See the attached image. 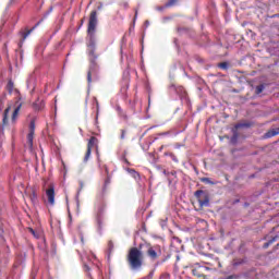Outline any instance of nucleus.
Wrapping results in <instances>:
<instances>
[{
	"label": "nucleus",
	"instance_id": "f257e3e1",
	"mask_svg": "<svg viewBox=\"0 0 279 279\" xmlns=\"http://www.w3.org/2000/svg\"><path fill=\"white\" fill-rule=\"evenodd\" d=\"M110 174L107 175V178L105 179V183L102 185L101 191H99L96 194V198L94 202V208H95V213H96V221L98 223V228L99 230H101V223L104 221V215H106V208H107V204H106V193H108V186H110Z\"/></svg>",
	"mask_w": 279,
	"mask_h": 279
},
{
	"label": "nucleus",
	"instance_id": "f03ea898",
	"mask_svg": "<svg viewBox=\"0 0 279 279\" xmlns=\"http://www.w3.org/2000/svg\"><path fill=\"white\" fill-rule=\"evenodd\" d=\"M97 46L95 44V39L93 37L89 39V43L87 44V56L89 60V69L87 72V83L93 84V76L97 77L99 73V65L97 64V58H99V54H97Z\"/></svg>",
	"mask_w": 279,
	"mask_h": 279
},
{
	"label": "nucleus",
	"instance_id": "7ed1b4c3",
	"mask_svg": "<svg viewBox=\"0 0 279 279\" xmlns=\"http://www.w3.org/2000/svg\"><path fill=\"white\" fill-rule=\"evenodd\" d=\"M126 260L129 263V267L133 270H138L141 267H143V252L138 250V247H131L129 250Z\"/></svg>",
	"mask_w": 279,
	"mask_h": 279
},
{
	"label": "nucleus",
	"instance_id": "20e7f679",
	"mask_svg": "<svg viewBox=\"0 0 279 279\" xmlns=\"http://www.w3.org/2000/svg\"><path fill=\"white\" fill-rule=\"evenodd\" d=\"M146 256L151 263H156L162 256V248L160 245L146 244Z\"/></svg>",
	"mask_w": 279,
	"mask_h": 279
},
{
	"label": "nucleus",
	"instance_id": "39448f33",
	"mask_svg": "<svg viewBox=\"0 0 279 279\" xmlns=\"http://www.w3.org/2000/svg\"><path fill=\"white\" fill-rule=\"evenodd\" d=\"M194 195L197 199L198 210H202V208H206L209 206L210 196H208L207 192H205L203 190H197Z\"/></svg>",
	"mask_w": 279,
	"mask_h": 279
},
{
	"label": "nucleus",
	"instance_id": "423d86ee",
	"mask_svg": "<svg viewBox=\"0 0 279 279\" xmlns=\"http://www.w3.org/2000/svg\"><path fill=\"white\" fill-rule=\"evenodd\" d=\"M93 147H95L96 149V154L97 156H99V140L95 136H92L89 140H88V143H87V150L85 153V156H84V162H86L87 160H89L90 158V154L93 151Z\"/></svg>",
	"mask_w": 279,
	"mask_h": 279
},
{
	"label": "nucleus",
	"instance_id": "0eeeda50",
	"mask_svg": "<svg viewBox=\"0 0 279 279\" xmlns=\"http://www.w3.org/2000/svg\"><path fill=\"white\" fill-rule=\"evenodd\" d=\"M96 29H97V11H92L89 14L87 34H89L90 36H94Z\"/></svg>",
	"mask_w": 279,
	"mask_h": 279
},
{
	"label": "nucleus",
	"instance_id": "6e6552de",
	"mask_svg": "<svg viewBox=\"0 0 279 279\" xmlns=\"http://www.w3.org/2000/svg\"><path fill=\"white\" fill-rule=\"evenodd\" d=\"M46 195L48 198V204H50V206H54L56 205V187H53V185H49V189L46 190Z\"/></svg>",
	"mask_w": 279,
	"mask_h": 279
},
{
	"label": "nucleus",
	"instance_id": "1a4fd4ad",
	"mask_svg": "<svg viewBox=\"0 0 279 279\" xmlns=\"http://www.w3.org/2000/svg\"><path fill=\"white\" fill-rule=\"evenodd\" d=\"M21 108H23V102H21V98L17 99V101L15 102V109L12 113V118L11 121L13 123L16 122V119H19V112H21Z\"/></svg>",
	"mask_w": 279,
	"mask_h": 279
},
{
	"label": "nucleus",
	"instance_id": "9d476101",
	"mask_svg": "<svg viewBox=\"0 0 279 279\" xmlns=\"http://www.w3.org/2000/svg\"><path fill=\"white\" fill-rule=\"evenodd\" d=\"M206 269H208V267L197 265L196 267H192V274L196 278H204V271H206Z\"/></svg>",
	"mask_w": 279,
	"mask_h": 279
},
{
	"label": "nucleus",
	"instance_id": "9b49d317",
	"mask_svg": "<svg viewBox=\"0 0 279 279\" xmlns=\"http://www.w3.org/2000/svg\"><path fill=\"white\" fill-rule=\"evenodd\" d=\"M45 108V101L40 100L39 98L33 104V109L36 112H39V110H43Z\"/></svg>",
	"mask_w": 279,
	"mask_h": 279
},
{
	"label": "nucleus",
	"instance_id": "f8f14e48",
	"mask_svg": "<svg viewBox=\"0 0 279 279\" xmlns=\"http://www.w3.org/2000/svg\"><path fill=\"white\" fill-rule=\"evenodd\" d=\"M278 239H279L278 235L270 236V239L266 243H264L263 245L264 250H267L270 245H274V243H276Z\"/></svg>",
	"mask_w": 279,
	"mask_h": 279
},
{
	"label": "nucleus",
	"instance_id": "ddd939ff",
	"mask_svg": "<svg viewBox=\"0 0 279 279\" xmlns=\"http://www.w3.org/2000/svg\"><path fill=\"white\" fill-rule=\"evenodd\" d=\"M279 134V128L269 130L266 134H265V138H272V136H278Z\"/></svg>",
	"mask_w": 279,
	"mask_h": 279
},
{
	"label": "nucleus",
	"instance_id": "4468645a",
	"mask_svg": "<svg viewBox=\"0 0 279 279\" xmlns=\"http://www.w3.org/2000/svg\"><path fill=\"white\" fill-rule=\"evenodd\" d=\"M12 109L11 106H9L4 112H3V119H2V125L5 126L8 125V114H10V110Z\"/></svg>",
	"mask_w": 279,
	"mask_h": 279
},
{
	"label": "nucleus",
	"instance_id": "2eb2a0df",
	"mask_svg": "<svg viewBox=\"0 0 279 279\" xmlns=\"http://www.w3.org/2000/svg\"><path fill=\"white\" fill-rule=\"evenodd\" d=\"M107 252H108V256H110V254L114 252V242H112V240H109L107 244Z\"/></svg>",
	"mask_w": 279,
	"mask_h": 279
},
{
	"label": "nucleus",
	"instance_id": "dca6fc26",
	"mask_svg": "<svg viewBox=\"0 0 279 279\" xmlns=\"http://www.w3.org/2000/svg\"><path fill=\"white\" fill-rule=\"evenodd\" d=\"M37 25H39V24L37 23L32 29H27L26 32H24V33L22 34L23 40H26V39H27V36H29V34H32V32L36 29V26H37Z\"/></svg>",
	"mask_w": 279,
	"mask_h": 279
},
{
	"label": "nucleus",
	"instance_id": "f3484780",
	"mask_svg": "<svg viewBox=\"0 0 279 279\" xmlns=\"http://www.w3.org/2000/svg\"><path fill=\"white\" fill-rule=\"evenodd\" d=\"M27 143H28V147H34V133L27 134Z\"/></svg>",
	"mask_w": 279,
	"mask_h": 279
},
{
	"label": "nucleus",
	"instance_id": "a211bd4d",
	"mask_svg": "<svg viewBox=\"0 0 279 279\" xmlns=\"http://www.w3.org/2000/svg\"><path fill=\"white\" fill-rule=\"evenodd\" d=\"M243 263H245V259L235 258V259L232 260V266L233 267H239L240 265H243Z\"/></svg>",
	"mask_w": 279,
	"mask_h": 279
},
{
	"label": "nucleus",
	"instance_id": "6ab92c4d",
	"mask_svg": "<svg viewBox=\"0 0 279 279\" xmlns=\"http://www.w3.org/2000/svg\"><path fill=\"white\" fill-rule=\"evenodd\" d=\"M36 132V121L32 120L29 123V133L35 134Z\"/></svg>",
	"mask_w": 279,
	"mask_h": 279
},
{
	"label": "nucleus",
	"instance_id": "aec40b11",
	"mask_svg": "<svg viewBox=\"0 0 279 279\" xmlns=\"http://www.w3.org/2000/svg\"><path fill=\"white\" fill-rule=\"evenodd\" d=\"M178 1L180 0H168V3H166V8H173L174 5H178Z\"/></svg>",
	"mask_w": 279,
	"mask_h": 279
},
{
	"label": "nucleus",
	"instance_id": "412c9836",
	"mask_svg": "<svg viewBox=\"0 0 279 279\" xmlns=\"http://www.w3.org/2000/svg\"><path fill=\"white\" fill-rule=\"evenodd\" d=\"M7 90L12 94V92L14 90V82L9 81L7 84Z\"/></svg>",
	"mask_w": 279,
	"mask_h": 279
},
{
	"label": "nucleus",
	"instance_id": "4be33fe9",
	"mask_svg": "<svg viewBox=\"0 0 279 279\" xmlns=\"http://www.w3.org/2000/svg\"><path fill=\"white\" fill-rule=\"evenodd\" d=\"M229 66H230V64L228 62H221L218 64V68L222 69V71H228Z\"/></svg>",
	"mask_w": 279,
	"mask_h": 279
},
{
	"label": "nucleus",
	"instance_id": "5701e85b",
	"mask_svg": "<svg viewBox=\"0 0 279 279\" xmlns=\"http://www.w3.org/2000/svg\"><path fill=\"white\" fill-rule=\"evenodd\" d=\"M120 132H121V135H120L121 141H125V134H128V131L125 129H122L120 130Z\"/></svg>",
	"mask_w": 279,
	"mask_h": 279
},
{
	"label": "nucleus",
	"instance_id": "b1692460",
	"mask_svg": "<svg viewBox=\"0 0 279 279\" xmlns=\"http://www.w3.org/2000/svg\"><path fill=\"white\" fill-rule=\"evenodd\" d=\"M120 5L123 8V10H128V8H130V3L128 1H122Z\"/></svg>",
	"mask_w": 279,
	"mask_h": 279
},
{
	"label": "nucleus",
	"instance_id": "393cba45",
	"mask_svg": "<svg viewBox=\"0 0 279 279\" xmlns=\"http://www.w3.org/2000/svg\"><path fill=\"white\" fill-rule=\"evenodd\" d=\"M263 90H265V86L259 85V86L256 87L257 95H260V93H263Z\"/></svg>",
	"mask_w": 279,
	"mask_h": 279
},
{
	"label": "nucleus",
	"instance_id": "a878e982",
	"mask_svg": "<svg viewBox=\"0 0 279 279\" xmlns=\"http://www.w3.org/2000/svg\"><path fill=\"white\" fill-rule=\"evenodd\" d=\"M129 173H131V175H133V178H138V172H136V170H134V169H129Z\"/></svg>",
	"mask_w": 279,
	"mask_h": 279
},
{
	"label": "nucleus",
	"instance_id": "bb28decb",
	"mask_svg": "<svg viewBox=\"0 0 279 279\" xmlns=\"http://www.w3.org/2000/svg\"><path fill=\"white\" fill-rule=\"evenodd\" d=\"M239 128H250V124L247 123L235 124V130H239Z\"/></svg>",
	"mask_w": 279,
	"mask_h": 279
},
{
	"label": "nucleus",
	"instance_id": "cd10ccee",
	"mask_svg": "<svg viewBox=\"0 0 279 279\" xmlns=\"http://www.w3.org/2000/svg\"><path fill=\"white\" fill-rule=\"evenodd\" d=\"M201 182H204L205 184H213V182H210L209 178H202Z\"/></svg>",
	"mask_w": 279,
	"mask_h": 279
},
{
	"label": "nucleus",
	"instance_id": "c85d7f7f",
	"mask_svg": "<svg viewBox=\"0 0 279 279\" xmlns=\"http://www.w3.org/2000/svg\"><path fill=\"white\" fill-rule=\"evenodd\" d=\"M163 263H167V258H162L161 260L156 262L155 267H158V266H160V265H163Z\"/></svg>",
	"mask_w": 279,
	"mask_h": 279
},
{
	"label": "nucleus",
	"instance_id": "c756f323",
	"mask_svg": "<svg viewBox=\"0 0 279 279\" xmlns=\"http://www.w3.org/2000/svg\"><path fill=\"white\" fill-rule=\"evenodd\" d=\"M160 279H171V275L168 272H165L160 276Z\"/></svg>",
	"mask_w": 279,
	"mask_h": 279
},
{
	"label": "nucleus",
	"instance_id": "7c9ffc66",
	"mask_svg": "<svg viewBox=\"0 0 279 279\" xmlns=\"http://www.w3.org/2000/svg\"><path fill=\"white\" fill-rule=\"evenodd\" d=\"M28 231L31 232V234H33V236H35V239H38V234L33 228H29Z\"/></svg>",
	"mask_w": 279,
	"mask_h": 279
},
{
	"label": "nucleus",
	"instance_id": "2f4dec72",
	"mask_svg": "<svg viewBox=\"0 0 279 279\" xmlns=\"http://www.w3.org/2000/svg\"><path fill=\"white\" fill-rule=\"evenodd\" d=\"M94 104H96L97 112H99V100L97 98H94Z\"/></svg>",
	"mask_w": 279,
	"mask_h": 279
},
{
	"label": "nucleus",
	"instance_id": "473e14b6",
	"mask_svg": "<svg viewBox=\"0 0 279 279\" xmlns=\"http://www.w3.org/2000/svg\"><path fill=\"white\" fill-rule=\"evenodd\" d=\"M104 169L107 177L110 175V170L108 169V166H104Z\"/></svg>",
	"mask_w": 279,
	"mask_h": 279
},
{
	"label": "nucleus",
	"instance_id": "72a5a7b5",
	"mask_svg": "<svg viewBox=\"0 0 279 279\" xmlns=\"http://www.w3.org/2000/svg\"><path fill=\"white\" fill-rule=\"evenodd\" d=\"M151 278H154V270H151V271L148 274V276H147V279H151Z\"/></svg>",
	"mask_w": 279,
	"mask_h": 279
},
{
	"label": "nucleus",
	"instance_id": "f704fd0d",
	"mask_svg": "<svg viewBox=\"0 0 279 279\" xmlns=\"http://www.w3.org/2000/svg\"><path fill=\"white\" fill-rule=\"evenodd\" d=\"M0 104H1V106H3V104H5V98H2V99L0 100Z\"/></svg>",
	"mask_w": 279,
	"mask_h": 279
},
{
	"label": "nucleus",
	"instance_id": "c9c22d12",
	"mask_svg": "<svg viewBox=\"0 0 279 279\" xmlns=\"http://www.w3.org/2000/svg\"><path fill=\"white\" fill-rule=\"evenodd\" d=\"M85 270H86V271H90V267H88V266L85 265Z\"/></svg>",
	"mask_w": 279,
	"mask_h": 279
},
{
	"label": "nucleus",
	"instance_id": "e433bc0d",
	"mask_svg": "<svg viewBox=\"0 0 279 279\" xmlns=\"http://www.w3.org/2000/svg\"><path fill=\"white\" fill-rule=\"evenodd\" d=\"M136 16H138V11H135V16H134V19H136Z\"/></svg>",
	"mask_w": 279,
	"mask_h": 279
},
{
	"label": "nucleus",
	"instance_id": "4c0bfd02",
	"mask_svg": "<svg viewBox=\"0 0 279 279\" xmlns=\"http://www.w3.org/2000/svg\"><path fill=\"white\" fill-rule=\"evenodd\" d=\"M82 25H84V20H81V25H80V27H82Z\"/></svg>",
	"mask_w": 279,
	"mask_h": 279
},
{
	"label": "nucleus",
	"instance_id": "58836bf2",
	"mask_svg": "<svg viewBox=\"0 0 279 279\" xmlns=\"http://www.w3.org/2000/svg\"><path fill=\"white\" fill-rule=\"evenodd\" d=\"M159 135H160V136H166V135H167V133H160Z\"/></svg>",
	"mask_w": 279,
	"mask_h": 279
},
{
	"label": "nucleus",
	"instance_id": "ea45409f",
	"mask_svg": "<svg viewBox=\"0 0 279 279\" xmlns=\"http://www.w3.org/2000/svg\"><path fill=\"white\" fill-rule=\"evenodd\" d=\"M163 148H165V146H161V147L159 148V151H162Z\"/></svg>",
	"mask_w": 279,
	"mask_h": 279
},
{
	"label": "nucleus",
	"instance_id": "a19ab883",
	"mask_svg": "<svg viewBox=\"0 0 279 279\" xmlns=\"http://www.w3.org/2000/svg\"><path fill=\"white\" fill-rule=\"evenodd\" d=\"M124 162H126V165H130V161H128V159H124Z\"/></svg>",
	"mask_w": 279,
	"mask_h": 279
},
{
	"label": "nucleus",
	"instance_id": "79ce46f5",
	"mask_svg": "<svg viewBox=\"0 0 279 279\" xmlns=\"http://www.w3.org/2000/svg\"><path fill=\"white\" fill-rule=\"evenodd\" d=\"M147 132H149V129H146V132H144V134H147Z\"/></svg>",
	"mask_w": 279,
	"mask_h": 279
},
{
	"label": "nucleus",
	"instance_id": "37998d69",
	"mask_svg": "<svg viewBox=\"0 0 279 279\" xmlns=\"http://www.w3.org/2000/svg\"><path fill=\"white\" fill-rule=\"evenodd\" d=\"M147 132H149V129H146V132H144V134H147Z\"/></svg>",
	"mask_w": 279,
	"mask_h": 279
},
{
	"label": "nucleus",
	"instance_id": "c03bdc74",
	"mask_svg": "<svg viewBox=\"0 0 279 279\" xmlns=\"http://www.w3.org/2000/svg\"><path fill=\"white\" fill-rule=\"evenodd\" d=\"M147 132H149V129H146V132H144V134H147Z\"/></svg>",
	"mask_w": 279,
	"mask_h": 279
},
{
	"label": "nucleus",
	"instance_id": "a18cd8bd",
	"mask_svg": "<svg viewBox=\"0 0 279 279\" xmlns=\"http://www.w3.org/2000/svg\"><path fill=\"white\" fill-rule=\"evenodd\" d=\"M147 132H149V129H146V132H144V134H147Z\"/></svg>",
	"mask_w": 279,
	"mask_h": 279
}]
</instances>
